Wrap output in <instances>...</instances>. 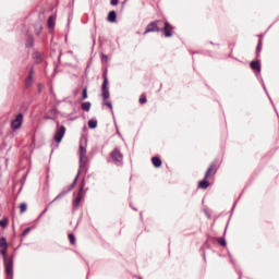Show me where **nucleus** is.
<instances>
[{
	"label": "nucleus",
	"instance_id": "obj_29",
	"mask_svg": "<svg viewBox=\"0 0 279 279\" xmlns=\"http://www.w3.org/2000/svg\"><path fill=\"white\" fill-rule=\"evenodd\" d=\"M217 241H218L219 245H221L222 247H226V245H227L226 239L218 238Z\"/></svg>",
	"mask_w": 279,
	"mask_h": 279
},
{
	"label": "nucleus",
	"instance_id": "obj_33",
	"mask_svg": "<svg viewBox=\"0 0 279 279\" xmlns=\"http://www.w3.org/2000/svg\"><path fill=\"white\" fill-rule=\"evenodd\" d=\"M101 62H104L105 64L106 62H108V54L101 53Z\"/></svg>",
	"mask_w": 279,
	"mask_h": 279
},
{
	"label": "nucleus",
	"instance_id": "obj_1",
	"mask_svg": "<svg viewBox=\"0 0 279 279\" xmlns=\"http://www.w3.org/2000/svg\"><path fill=\"white\" fill-rule=\"evenodd\" d=\"M0 254L3 257L5 274L8 278L12 279L14 276V258L8 257V248H0Z\"/></svg>",
	"mask_w": 279,
	"mask_h": 279
},
{
	"label": "nucleus",
	"instance_id": "obj_14",
	"mask_svg": "<svg viewBox=\"0 0 279 279\" xmlns=\"http://www.w3.org/2000/svg\"><path fill=\"white\" fill-rule=\"evenodd\" d=\"M107 21H109V23H116L117 22V12L110 11L108 14Z\"/></svg>",
	"mask_w": 279,
	"mask_h": 279
},
{
	"label": "nucleus",
	"instance_id": "obj_2",
	"mask_svg": "<svg viewBox=\"0 0 279 279\" xmlns=\"http://www.w3.org/2000/svg\"><path fill=\"white\" fill-rule=\"evenodd\" d=\"M78 179H80V171L77 172L73 183L69 186V189L63 190L61 193H59L54 197V199L49 203V206H51V204H53V202H58V199H62V197H65L69 193H71V191H73V189H75V184H77Z\"/></svg>",
	"mask_w": 279,
	"mask_h": 279
},
{
	"label": "nucleus",
	"instance_id": "obj_11",
	"mask_svg": "<svg viewBox=\"0 0 279 279\" xmlns=\"http://www.w3.org/2000/svg\"><path fill=\"white\" fill-rule=\"evenodd\" d=\"M151 32H160V28L158 27V22L149 23L144 34H150Z\"/></svg>",
	"mask_w": 279,
	"mask_h": 279
},
{
	"label": "nucleus",
	"instance_id": "obj_37",
	"mask_svg": "<svg viewBox=\"0 0 279 279\" xmlns=\"http://www.w3.org/2000/svg\"><path fill=\"white\" fill-rule=\"evenodd\" d=\"M28 77H34V66L31 68Z\"/></svg>",
	"mask_w": 279,
	"mask_h": 279
},
{
	"label": "nucleus",
	"instance_id": "obj_7",
	"mask_svg": "<svg viewBox=\"0 0 279 279\" xmlns=\"http://www.w3.org/2000/svg\"><path fill=\"white\" fill-rule=\"evenodd\" d=\"M173 29H175V27H173V25H171L168 21H166L163 23V27L160 28V32H162L166 38H171V36H173Z\"/></svg>",
	"mask_w": 279,
	"mask_h": 279
},
{
	"label": "nucleus",
	"instance_id": "obj_43",
	"mask_svg": "<svg viewBox=\"0 0 279 279\" xmlns=\"http://www.w3.org/2000/svg\"><path fill=\"white\" fill-rule=\"evenodd\" d=\"M210 45H214L213 41H210Z\"/></svg>",
	"mask_w": 279,
	"mask_h": 279
},
{
	"label": "nucleus",
	"instance_id": "obj_10",
	"mask_svg": "<svg viewBox=\"0 0 279 279\" xmlns=\"http://www.w3.org/2000/svg\"><path fill=\"white\" fill-rule=\"evenodd\" d=\"M86 148L84 146H80V169L86 167Z\"/></svg>",
	"mask_w": 279,
	"mask_h": 279
},
{
	"label": "nucleus",
	"instance_id": "obj_20",
	"mask_svg": "<svg viewBox=\"0 0 279 279\" xmlns=\"http://www.w3.org/2000/svg\"><path fill=\"white\" fill-rule=\"evenodd\" d=\"M32 84H34V77L27 76L25 80V88H32Z\"/></svg>",
	"mask_w": 279,
	"mask_h": 279
},
{
	"label": "nucleus",
	"instance_id": "obj_17",
	"mask_svg": "<svg viewBox=\"0 0 279 279\" xmlns=\"http://www.w3.org/2000/svg\"><path fill=\"white\" fill-rule=\"evenodd\" d=\"M251 69L260 73V61H252Z\"/></svg>",
	"mask_w": 279,
	"mask_h": 279
},
{
	"label": "nucleus",
	"instance_id": "obj_26",
	"mask_svg": "<svg viewBox=\"0 0 279 279\" xmlns=\"http://www.w3.org/2000/svg\"><path fill=\"white\" fill-rule=\"evenodd\" d=\"M69 240H70L71 245H75V234L69 233Z\"/></svg>",
	"mask_w": 279,
	"mask_h": 279
},
{
	"label": "nucleus",
	"instance_id": "obj_21",
	"mask_svg": "<svg viewBox=\"0 0 279 279\" xmlns=\"http://www.w3.org/2000/svg\"><path fill=\"white\" fill-rule=\"evenodd\" d=\"M26 47H34V36H32V35L27 36Z\"/></svg>",
	"mask_w": 279,
	"mask_h": 279
},
{
	"label": "nucleus",
	"instance_id": "obj_32",
	"mask_svg": "<svg viewBox=\"0 0 279 279\" xmlns=\"http://www.w3.org/2000/svg\"><path fill=\"white\" fill-rule=\"evenodd\" d=\"M45 119H46V120H50V121H56V117H53V116H51V114H49V113H47V114L45 116Z\"/></svg>",
	"mask_w": 279,
	"mask_h": 279
},
{
	"label": "nucleus",
	"instance_id": "obj_28",
	"mask_svg": "<svg viewBox=\"0 0 279 279\" xmlns=\"http://www.w3.org/2000/svg\"><path fill=\"white\" fill-rule=\"evenodd\" d=\"M8 226V218L0 220V228H5Z\"/></svg>",
	"mask_w": 279,
	"mask_h": 279
},
{
	"label": "nucleus",
	"instance_id": "obj_42",
	"mask_svg": "<svg viewBox=\"0 0 279 279\" xmlns=\"http://www.w3.org/2000/svg\"><path fill=\"white\" fill-rule=\"evenodd\" d=\"M203 258H204V260H206V253L203 254Z\"/></svg>",
	"mask_w": 279,
	"mask_h": 279
},
{
	"label": "nucleus",
	"instance_id": "obj_18",
	"mask_svg": "<svg viewBox=\"0 0 279 279\" xmlns=\"http://www.w3.org/2000/svg\"><path fill=\"white\" fill-rule=\"evenodd\" d=\"M92 106L93 105L90 104V101H86L81 105V108H82L83 112H90Z\"/></svg>",
	"mask_w": 279,
	"mask_h": 279
},
{
	"label": "nucleus",
	"instance_id": "obj_24",
	"mask_svg": "<svg viewBox=\"0 0 279 279\" xmlns=\"http://www.w3.org/2000/svg\"><path fill=\"white\" fill-rule=\"evenodd\" d=\"M0 248H8V240L4 236L0 239Z\"/></svg>",
	"mask_w": 279,
	"mask_h": 279
},
{
	"label": "nucleus",
	"instance_id": "obj_6",
	"mask_svg": "<svg viewBox=\"0 0 279 279\" xmlns=\"http://www.w3.org/2000/svg\"><path fill=\"white\" fill-rule=\"evenodd\" d=\"M111 160L116 162V165H123V154L119 148H114L110 154Z\"/></svg>",
	"mask_w": 279,
	"mask_h": 279
},
{
	"label": "nucleus",
	"instance_id": "obj_4",
	"mask_svg": "<svg viewBox=\"0 0 279 279\" xmlns=\"http://www.w3.org/2000/svg\"><path fill=\"white\" fill-rule=\"evenodd\" d=\"M64 134H66V128L64 125L60 126V122H57V130L53 136L56 143H62V138H64Z\"/></svg>",
	"mask_w": 279,
	"mask_h": 279
},
{
	"label": "nucleus",
	"instance_id": "obj_12",
	"mask_svg": "<svg viewBox=\"0 0 279 279\" xmlns=\"http://www.w3.org/2000/svg\"><path fill=\"white\" fill-rule=\"evenodd\" d=\"M34 29L37 36H40V32H43V21L37 20L34 24Z\"/></svg>",
	"mask_w": 279,
	"mask_h": 279
},
{
	"label": "nucleus",
	"instance_id": "obj_8",
	"mask_svg": "<svg viewBox=\"0 0 279 279\" xmlns=\"http://www.w3.org/2000/svg\"><path fill=\"white\" fill-rule=\"evenodd\" d=\"M218 170H219V165H217V160H215L208 167V169L205 173V180H208V178H210V174L215 175Z\"/></svg>",
	"mask_w": 279,
	"mask_h": 279
},
{
	"label": "nucleus",
	"instance_id": "obj_3",
	"mask_svg": "<svg viewBox=\"0 0 279 279\" xmlns=\"http://www.w3.org/2000/svg\"><path fill=\"white\" fill-rule=\"evenodd\" d=\"M104 82L101 86V97L106 101V99H110V89L108 88V72L105 71L102 74Z\"/></svg>",
	"mask_w": 279,
	"mask_h": 279
},
{
	"label": "nucleus",
	"instance_id": "obj_5",
	"mask_svg": "<svg viewBox=\"0 0 279 279\" xmlns=\"http://www.w3.org/2000/svg\"><path fill=\"white\" fill-rule=\"evenodd\" d=\"M86 185L85 181H82V183L80 184V190L77 193L76 198L73 201V209L77 210V208H80V204L82 202V197H84V186Z\"/></svg>",
	"mask_w": 279,
	"mask_h": 279
},
{
	"label": "nucleus",
	"instance_id": "obj_22",
	"mask_svg": "<svg viewBox=\"0 0 279 279\" xmlns=\"http://www.w3.org/2000/svg\"><path fill=\"white\" fill-rule=\"evenodd\" d=\"M263 50V40L259 39L257 47H256V56L258 57L260 54V51Z\"/></svg>",
	"mask_w": 279,
	"mask_h": 279
},
{
	"label": "nucleus",
	"instance_id": "obj_31",
	"mask_svg": "<svg viewBox=\"0 0 279 279\" xmlns=\"http://www.w3.org/2000/svg\"><path fill=\"white\" fill-rule=\"evenodd\" d=\"M260 84H262L263 89L265 90L267 97H269V92H267V87L265 86V82L263 80H260Z\"/></svg>",
	"mask_w": 279,
	"mask_h": 279
},
{
	"label": "nucleus",
	"instance_id": "obj_23",
	"mask_svg": "<svg viewBox=\"0 0 279 279\" xmlns=\"http://www.w3.org/2000/svg\"><path fill=\"white\" fill-rule=\"evenodd\" d=\"M88 128H89V130H95V128H97V120H95V119L89 120Z\"/></svg>",
	"mask_w": 279,
	"mask_h": 279
},
{
	"label": "nucleus",
	"instance_id": "obj_25",
	"mask_svg": "<svg viewBox=\"0 0 279 279\" xmlns=\"http://www.w3.org/2000/svg\"><path fill=\"white\" fill-rule=\"evenodd\" d=\"M26 210H27V204L22 203V204L20 205V213L23 214V213H25Z\"/></svg>",
	"mask_w": 279,
	"mask_h": 279
},
{
	"label": "nucleus",
	"instance_id": "obj_34",
	"mask_svg": "<svg viewBox=\"0 0 279 279\" xmlns=\"http://www.w3.org/2000/svg\"><path fill=\"white\" fill-rule=\"evenodd\" d=\"M140 104H147V97L141 96Z\"/></svg>",
	"mask_w": 279,
	"mask_h": 279
},
{
	"label": "nucleus",
	"instance_id": "obj_9",
	"mask_svg": "<svg viewBox=\"0 0 279 279\" xmlns=\"http://www.w3.org/2000/svg\"><path fill=\"white\" fill-rule=\"evenodd\" d=\"M23 125V113H19L11 122L12 130H19Z\"/></svg>",
	"mask_w": 279,
	"mask_h": 279
},
{
	"label": "nucleus",
	"instance_id": "obj_30",
	"mask_svg": "<svg viewBox=\"0 0 279 279\" xmlns=\"http://www.w3.org/2000/svg\"><path fill=\"white\" fill-rule=\"evenodd\" d=\"M29 232H32V228L28 227L23 231L22 236H27Z\"/></svg>",
	"mask_w": 279,
	"mask_h": 279
},
{
	"label": "nucleus",
	"instance_id": "obj_41",
	"mask_svg": "<svg viewBox=\"0 0 279 279\" xmlns=\"http://www.w3.org/2000/svg\"><path fill=\"white\" fill-rule=\"evenodd\" d=\"M268 99H269V101L272 104V106H274V101L271 100V97L269 96L268 97Z\"/></svg>",
	"mask_w": 279,
	"mask_h": 279
},
{
	"label": "nucleus",
	"instance_id": "obj_40",
	"mask_svg": "<svg viewBox=\"0 0 279 279\" xmlns=\"http://www.w3.org/2000/svg\"><path fill=\"white\" fill-rule=\"evenodd\" d=\"M235 206H236V203H234V205H233V207H232V213L234 211V208H235Z\"/></svg>",
	"mask_w": 279,
	"mask_h": 279
},
{
	"label": "nucleus",
	"instance_id": "obj_19",
	"mask_svg": "<svg viewBox=\"0 0 279 279\" xmlns=\"http://www.w3.org/2000/svg\"><path fill=\"white\" fill-rule=\"evenodd\" d=\"M48 27L49 29H53V27H56V17H53V15L48 17Z\"/></svg>",
	"mask_w": 279,
	"mask_h": 279
},
{
	"label": "nucleus",
	"instance_id": "obj_39",
	"mask_svg": "<svg viewBox=\"0 0 279 279\" xmlns=\"http://www.w3.org/2000/svg\"><path fill=\"white\" fill-rule=\"evenodd\" d=\"M110 3L111 5H119V0H111Z\"/></svg>",
	"mask_w": 279,
	"mask_h": 279
},
{
	"label": "nucleus",
	"instance_id": "obj_16",
	"mask_svg": "<svg viewBox=\"0 0 279 279\" xmlns=\"http://www.w3.org/2000/svg\"><path fill=\"white\" fill-rule=\"evenodd\" d=\"M33 58H34V60H35V62H36L37 64H40V62H43V53H40V52H38V51H35V52L33 53Z\"/></svg>",
	"mask_w": 279,
	"mask_h": 279
},
{
	"label": "nucleus",
	"instance_id": "obj_27",
	"mask_svg": "<svg viewBox=\"0 0 279 279\" xmlns=\"http://www.w3.org/2000/svg\"><path fill=\"white\" fill-rule=\"evenodd\" d=\"M82 99H88V87H85V88L83 89Z\"/></svg>",
	"mask_w": 279,
	"mask_h": 279
},
{
	"label": "nucleus",
	"instance_id": "obj_35",
	"mask_svg": "<svg viewBox=\"0 0 279 279\" xmlns=\"http://www.w3.org/2000/svg\"><path fill=\"white\" fill-rule=\"evenodd\" d=\"M102 106H107L108 108H110L111 112L113 113V111H112V102L107 101V102H104Z\"/></svg>",
	"mask_w": 279,
	"mask_h": 279
},
{
	"label": "nucleus",
	"instance_id": "obj_15",
	"mask_svg": "<svg viewBox=\"0 0 279 279\" xmlns=\"http://www.w3.org/2000/svg\"><path fill=\"white\" fill-rule=\"evenodd\" d=\"M151 162L156 169H159V167H162V160L159 157H153Z\"/></svg>",
	"mask_w": 279,
	"mask_h": 279
},
{
	"label": "nucleus",
	"instance_id": "obj_36",
	"mask_svg": "<svg viewBox=\"0 0 279 279\" xmlns=\"http://www.w3.org/2000/svg\"><path fill=\"white\" fill-rule=\"evenodd\" d=\"M51 117H56V114H58V110L57 109H51L50 112H48Z\"/></svg>",
	"mask_w": 279,
	"mask_h": 279
},
{
	"label": "nucleus",
	"instance_id": "obj_13",
	"mask_svg": "<svg viewBox=\"0 0 279 279\" xmlns=\"http://www.w3.org/2000/svg\"><path fill=\"white\" fill-rule=\"evenodd\" d=\"M208 186H210V183L208 182V180H206V177H204V179L202 181L198 182V189H208Z\"/></svg>",
	"mask_w": 279,
	"mask_h": 279
},
{
	"label": "nucleus",
	"instance_id": "obj_38",
	"mask_svg": "<svg viewBox=\"0 0 279 279\" xmlns=\"http://www.w3.org/2000/svg\"><path fill=\"white\" fill-rule=\"evenodd\" d=\"M47 210H49V207H46V208L41 211V214L39 215L38 219H40V217H43V215H45V213H47Z\"/></svg>",
	"mask_w": 279,
	"mask_h": 279
}]
</instances>
